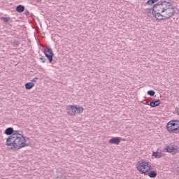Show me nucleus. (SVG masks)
I'll return each instance as SVG.
<instances>
[{"mask_svg": "<svg viewBox=\"0 0 179 179\" xmlns=\"http://www.w3.org/2000/svg\"><path fill=\"white\" fill-rule=\"evenodd\" d=\"M5 135L10 136L6 139V146L11 150H20L23 148L29 146L27 144V140L23 135L22 131H14L13 128L8 127L4 131Z\"/></svg>", "mask_w": 179, "mask_h": 179, "instance_id": "1", "label": "nucleus"}, {"mask_svg": "<svg viewBox=\"0 0 179 179\" xmlns=\"http://www.w3.org/2000/svg\"><path fill=\"white\" fill-rule=\"evenodd\" d=\"M155 12L157 13L156 16L158 20H164L169 19L174 15V8H173L171 3L163 0L155 6Z\"/></svg>", "mask_w": 179, "mask_h": 179, "instance_id": "2", "label": "nucleus"}, {"mask_svg": "<svg viewBox=\"0 0 179 179\" xmlns=\"http://www.w3.org/2000/svg\"><path fill=\"white\" fill-rule=\"evenodd\" d=\"M136 169L140 174L146 176V174L152 170V163L146 160L141 159L136 163Z\"/></svg>", "mask_w": 179, "mask_h": 179, "instance_id": "3", "label": "nucleus"}, {"mask_svg": "<svg viewBox=\"0 0 179 179\" xmlns=\"http://www.w3.org/2000/svg\"><path fill=\"white\" fill-rule=\"evenodd\" d=\"M166 131L169 134H179V120H170L166 125Z\"/></svg>", "mask_w": 179, "mask_h": 179, "instance_id": "4", "label": "nucleus"}, {"mask_svg": "<svg viewBox=\"0 0 179 179\" xmlns=\"http://www.w3.org/2000/svg\"><path fill=\"white\" fill-rule=\"evenodd\" d=\"M164 151L167 153H171V155H177L179 153V148L177 145H167L164 149Z\"/></svg>", "mask_w": 179, "mask_h": 179, "instance_id": "5", "label": "nucleus"}, {"mask_svg": "<svg viewBox=\"0 0 179 179\" xmlns=\"http://www.w3.org/2000/svg\"><path fill=\"white\" fill-rule=\"evenodd\" d=\"M44 54L49 60V62L51 63L52 62V58H54V52H52V49L50 48H46L44 50Z\"/></svg>", "mask_w": 179, "mask_h": 179, "instance_id": "6", "label": "nucleus"}, {"mask_svg": "<svg viewBox=\"0 0 179 179\" xmlns=\"http://www.w3.org/2000/svg\"><path fill=\"white\" fill-rule=\"evenodd\" d=\"M66 111L71 117H76V111L74 105H69L66 107Z\"/></svg>", "mask_w": 179, "mask_h": 179, "instance_id": "7", "label": "nucleus"}, {"mask_svg": "<svg viewBox=\"0 0 179 179\" xmlns=\"http://www.w3.org/2000/svg\"><path fill=\"white\" fill-rule=\"evenodd\" d=\"M145 13L149 17H153V16H154V17H155V19H157V13H156L155 11V6H154L153 9H152V8H146L145 10Z\"/></svg>", "mask_w": 179, "mask_h": 179, "instance_id": "8", "label": "nucleus"}, {"mask_svg": "<svg viewBox=\"0 0 179 179\" xmlns=\"http://www.w3.org/2000/svg\"><path fill=\"white\" fill-rule=\"evenodd\" d=\"M109 143L110 145H120L121 142V138L120 137H113L109 140Z\"/></svg>", "mask_w": 179, "mask_h": 179, "instance_id": "9", "label": "nucleus"}, {"mask_svg": "<svg viewBox=\"0 0 179 179\" xmlns=\"http://www.w3.org/2000/svg\"><path fill=\"white\" fill-rule=\"evenodd\" d=\"M73 106H74V109H75L76 115H78V114L80 115L83 113V111H85V108L83 106H80L79 105H73Z\"/></svg>", "mask_w": 179, "mask_h": 179, "instance_id": "10", "label": "nucleus"}, {"mask_svg": "<svg viewBox=\"0 0 179 179\" xmlns=\"http://www.w3.org/2000/svg\"><path fill=\"white\" fill-rule=\"evenodd\" d=\"M145 176H148V177H150V178H156V177H157V171L156 170H152V169L150 171H149V172H148L146 173Z\"/></svg>", "mask_w": 179, "mask_h": 179, "instance_id": "11", "label": "nucleus"}, {"mask_svg": "<svg viewBox=\"0 0 179 179\" xmlns=\"http://www.w3.org/2000/svg\"><path fill=\"white\" fill-rule=\"evenodd\" d=\"M152 157L154 159H162V157H164V155L160 152L156 151L152 152Z\"/></svg>", "mask_w": 179, "mask_h": 179, "instance_id": "12", "label": "nucleus"}, {"mask_svg": "<svg viewBox=\"0 0 179 179\" xmlns=\"http://www.w3.org/2000/svg\"><path fill=\"white\" fill-rule=\"evenodd\" d=\"M161 103H162V101H160V99H157L155 101H151L150 103V107H152V108L157 107L158 106H160Z\"/></svg>", "mask_w": 179, "mask_h": 179, "instance_id": "13", "label": "nucleus"}, {"mask_svg": "<svg viewBox=\"0 0 179 179\" xmlns=\"http://www.w3.org/2000/svg\"><path fill=\"white\" fill-rule=\"evenodd\" d=\"M34 86H35L34 83H31V82L27 83L25 84V89H26V90H31V89H33V87H34Z\"/></svg>", "mask_w": 179, "mask_h": 179, "instance_id": "14", "label": "nucleus"}, {"mask_svg": "<svg viewBox=\"0 0 179 179\" xmlns=\"http://www.w3.org/2000/svg\"><path fill=\"white\" fill-rule=\"evenodd\" d=\"M16 11L18 12V13H22V12H24V6L18 5L16 8Z\"/></svg>", "mask_w": 179, "mask_h": 179, "instance_id": "15", "label": "nucleus"}, {"mask_svg": "<svg viewBox=\"0 0 179 179\" xmlns=\"http://www.w3.org/2000/svg\"><path fill=\"white\" fill-rule=\"evenodd\" d=\"M159 0H148L147 1V5H153V3H156Z\"/></svg>", "mask_w": 179, "mask_h": 179, "instance_id": "16", "label": "nucleus"}, {"mask_svg": "<svg viewBox=\"0 0 179 179\" xmlns=\"http://www.w3.org/2000/svg\"><path fill=\"white\" fill-rule=\"evenodd\" d=\"M148 94L149 95V96H155V91H153V90H149V91H148Z\"/></svg>", "mask_w": 179, "mask_h": 179, "instance_id": "17", "label": "nucleus"}, {"mask_svg": "<svg viewBox=\"0 0 179 179\" xmlns=\"http://www.w3.org/2000/svg\"><path fill=\"white\" fill-rule=\"evenodd\" d=\"M1 19L4 22V23H8V22H9V17H2Z\"/></svg>", "mask_w": 179, "mask_h": 179, "instance_id": "18", "label": "nucleus"}, {"mask_svg": "<svg viewBox=\"0 0 179 179\" xmlns=\"http://www.w3.org/2000/svg\"><path fill=\"white\" fill-rule=\"evenodd\" d=\"M40 60L42 61L43 64L45 63V58L44 57H40Z\"/></svg>", "mask_w": 179, "mask_h": 179, "instance_id": "19", "label": "nucleus"}, {"mask_svg": "<svg viewBox=\"0 0 179 179\" xmlns=\"http://www.w3.org/2000/svg\"><path fill=\"white\" fill-rule=\"evenodd\" d=\"M38 78H34L31 80V83H36V81L38 80Z\"/></svg>", "mask_w": 179, "mask_h": 179, "instance_id": "20", "label": "nucleus"}, {"mask_svg": "<svg viewBox=\"0 0 179 179\" xmlns=\"http://www.w3.org/2000/svg\"><path fill=\"white\" fill-rule=\"evenodd\" d=\"M178 115H179V113H178Z\"/></svg>", "mask_w": 179, "mask_h": 179, "instance_id": "21", "label": "nucleus"}]
</instances>
